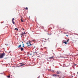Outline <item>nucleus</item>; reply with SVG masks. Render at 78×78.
I'll list each match as a JSON object with an SVG mask.
<instances>
[{"instance_id":"14","label":"nucleus","mask_w":78,"mask_h":78,"mask_svg":"<svg viewBox=\"0 0 78 78\" xmlns=\"http://www.w3.org/2000/svg\"><path fill=\"white\" fill-rule=\"evenodd\" d=\"M17 30V31H18V29H17V28H15V30Z\"/></svg>"},{"instance_id":"19","label":"nucleus","mask_w":78,"mask_h":78,"mask_svg":"<svg viewBox=\"0 0 78 78\" xmlns=\"http://www.w3.org/2000/svg\"><path fill=\"white\" fill-rule=\"evenodd\" d=\"M24 47H25V46H24V45H23V48Z\"/></svg>"},{"instance_id":"27","label":"nucleus","mask_w":78,"mask_h":78,"mask_svg":"<svg viewBox=\"0 0 78 78\" xmlns=\"http://www.w3.org/2000/svg\"><path fill=\"white\" fill-rule=\"evenodd\" d=\"M66 36L68 37V35H66Z\"/></svg>"},{"instance_id":"21","label":"nucleus","mask_w":78,"mask_h":78,"mask_svg":"<svg viewBox=\"0 0 78 78\" xmlns=\"http://www.w3.org/2000/svg\"><path fill=\"white\" fill-rule=\"evenodd\" d=\"M33 42H34V41H34V40H32Z\"/></svg>"},{"instance_id":"18","label":"nucleus","mask_w":78,"mask_h":78,"mask_svg":"<svg viewBox=\"0 0 78 78\" xmlns=\"http://www.w3.org/2000/svg\"><path fill=\"white\" fill-rule=\"evenodd\" d=\"M69 39H68L67 41V42H69Z\"/></svg>"},{"instance_id":"11","label":"nucleus","mask_w":78,"mask_h":78,"mask_svg":"<svg viewBox=\"0 0 78 78\" xmlns=\"http://www.w3.org/2000/svg\"><path fill=\"white\" fill-rule=\"evenodd\" d=\"M21 20L22 22H23V21L22 20V18H21Z\"/></svg>"},{"instance_id":"2","label":"nucleus","mask_w":78,"mask_h":78,"mask_svg":"<svg viewBox=\"0 0 78 78\" xmlns=\"http://www.w3.org/2000/svg\"><path fill=\"white\" fill-rule=\"evenodd\" d=\"M28 45V47H30V45H32V44H31V42H30V41L29 42V43L27 42L26 43Z\"/></svg>"},{"instance_id":"1","label":"nucleus","mask_w":78,"mask_h":78,"mask_svg":"<svg viewBox=\"0 0 78 78\" xmlns=\"http://www.w3.org/2000/svg\"><path fill=\"white\" fill-rule=\"evenodd\" d=\"M6 54L5 53H3L2 54H0V58H3V57L5 56Z\"/></svg>"},{"instance_id":"16","label":"nucleus","mask_w":78,"mask_h":78,"mask_svg":"<svg viewBox=\"0 0 78 78\" xmlns=\"http://www.w3.org/2000/svg\"><path fill=\"white\" fill-rule=\"evenodd\" d=\"M51 72H55L54 70H52L51 69Z\"/></svg>"},{"instance_id":"5","label":"nucleus","mask_w":78,"mask_h":78,"mask_svg":"<svg viewBox=\"0 0 78 78\" xmlns=\"http://www.w3.org/2000/svg\"><path fill=\"white\" fill-rule=\"evenodd\" d=\"M24 34H26V33L25 32L22 33V34H21V35H23V36H24Z\"/></svg>"},{"instance_id":"17","label":"nucleus","mask_w":78,"mask_h":78,"mask_svg":"<svg viewBox=\"0 0 78 78\" xmlns=\"http://www.w3.org/2000/svg\"><path fill=\"white\" fill-rule=\"evenodd\" d=\"M23 64V63H20V64Z\"/></svg>"},{"instance_id":"28","label":"nucleus","mask_w":78,"mask_h":78,"mask_svg":"<svg viewBox=\"0 0 78 78\" xmlns=\"http://www.w3.org/2000/svg\"><path fill=\"white\" fill-rule=\"evenodd\" d=\"M72 77H73V76H72Z\"/></svg>"},{"instance_id":"12","label":"nucleus","mask_w":78,"mask_h":78,"mask_svg":"<svg viewBox=\"0 0 78 78\" xmlns=\"http://www.w3.org/2000/svg\"><path fill=\"white\" fill-rule=\"evenodd\" d=\"M63 43H65V44H67V42L66 41L63 42Z\"/></svg>"},{"instance_id":"22","label":"nucleus","mask_w":78,"mask_h":78,"mask_svg":"<svg viewBox=\"0 0 78 78\" xmlns=\"http://www.w3.org/2000/svg\"><path fill=\"white\" fill-rule=\"evenodd\" d=\"M40 78V76H38V77H37V78Z\"/></svg>"},{"instance_id":"4","label":"nucleus","mask_w":78,"mask_h":78,"mask_svg":"<svg viewBox=\"0 0 78 78\" xmlns=\"http://www.w3.org/2000/svg\"><path fill=\"white\" fill-rule=\"evenodd\" d=\"M14 18H12V22L13 24H14V23H15L14 22Z\"/></svg>"},{"instance_id":"9","label":"nucleus","mask_w":78,"mask_h":78,"mask_svg":"<svg viewBox=\"0 0 78 78\" xmlns=\"http://www.w3.org/2000/svg\"><path fill=\"white\" fill-rule=\"evenodd\" d=\"M22 47V45H21V44H20L18 47V48H20V47Z\"/></svg>"},{"instance_id":"25","label":"nucleus","mask_w":78,"mask_h":78,"mask_svg":"<svg viewBox=\"0 0 78 78\" xmlns=\"http://www.w3.org/2000/svg\"><path fill=\"white\" fill-rule=\"evenodd\" d=\"M22 45H24V44L23 43V44H22Z\"/></svg>"},{"instance_id":"29","label":"nucleus","mask_w":78,"mask_h":78,"mask_svg":"<svg viewBox=\"0 0 78 78\" xmlns=\"http://www.w3.org/2000/svg\"><path fill=\"white\" fill-rule=\"evenodd\" d=\"M45 40H47V39H45Z\"/></svg>"},{"instance_id":"13","label":"nucleus","mask_w":78,"mask_h":78,"mask_svg":"<svg viewBox=\"0 0 78 78\" xmlns=\"http://www.w3.org/2000/svg\"><path fill=\"white\" fill-rule=\"evenodd\" d=\"M7 78H9L10 77H11V76L10 75H9V76H7Z\"/></svg>"},{"instance_id":"23","label":"nucleus","mask_w":78,"mask_h":78,"mask_svg":"<svg viewBox=\"0 0 78 78\" xmlns=\"http://www.w3.org/2000/svg\"><path fill=\"white\" fill-rule=\"evenodd\" d=\"M30 55H32V53H31V54L30 53Z\"/></svg>"},{"instance_id":"8","label":"nucleus","mask_w":78,"mask_h":78,"mask_svg":"<svg viewBox=\"0 0 78 78\" xmlns=\"http://www.w3.org/2000/svg\"><path fill=\"white\" fill-rule=\"evenodd\" d=\"M20 50H21V51H23V48H21L20 49Z\"/></svg>"},{"instance_id":"6","label":"nucleus","mask_w":78,"mask_h":78,"mask_svg":"<svg viewBox=\"0 0 78 78\" xmlns=\"http://www.w3.org/2000/svg\"><path fill=\"white\" fill-rule=\"evenodd\" d=\"M57 74H59V73H61V72L60 71H57Z\"/></svg>"},{"instance_id":"3","label":"nucleus","mask_w":78,"mask_h":78,"mask_svg":"<svg viewBox=\"0 0 78 78\" xmlns=\"http://www.w3.org/2000/svg\"><path fill=\"white\" fill-rule=\"evenodd\" d=\"M52 75L53 76H59V75H58L57 74H53Z\"/></svg>"},{"instance_id":"20","label":"nucleus","mask_w":78,"mask_h":78,"mask_svg":"<svg viewBox=\"0 0 78 78\" xmlns=\"http://www.w3.org/2000/svg\"><path fill=\"white\" fill-rule=\"evenodd\" d=\"M44 48V49H46V48H47L45 47Z\"/></svg>"},{"instance_id":"10","label":"nucleus","mask_w":78,"mask_h":78,"mask_svg":"<svg viewBox=\"0 0 78 78\" xmlns=\"http://www.w3.org/2000/svg\"><path fill=\"white\" fill-rule=\"evenodd\" d=\"M25 64H23L22 65H20V66H25Z\"/></svg>"},{"instance_id":"7","label":"nucleus","mask_w":78,"mask_h":78,"mask_svg":"<svg viewBox=\"0 0 78 78\" xmlns=\"http://www.w3.org/2000/svg\"><path fill=\"white\" fill-rule=\"evenodd\" d=\"M54 58V56H52L51 57H49L48 58H49V59H52V58Z\"/></svg>"},{"instance_id":"26","label":"nucleus","mask_w":78,"mask_h":78,"mask_svg":"<svg viewBox=\"0 0 78 78\" xmlns=\"http://www.w3.org/2000/svg\"><path fill=\"white\" fill-rule=\"evenodd\" d=\"M23 30H24V29L23 28Z\"/></svg>"},{"instance_id":"15","label":"nucleus","mask_w":78,"mask_h":78,"mask_svg":"<svg viewBox=\"0 0 78 78\" xmlns=\"http://www.w3.org/2000/svg\"><path fill=\"white\" fill-rule=\"evenodd\" d=\"M25 9H27V10H28V9L27 7H26V8H25Z\"/></svg>"},{"instance_id":"24","label":"nucleus","mask_w":78,"mask_h":78,"mask_svg":"<svg viewBox=\"0 0 78 78\" xmlns=\"http://www.w3.org/2000/svg\"><path fill=\"white\" fill-rule=\"evenodd\" d=\"M23 42H22V44H23Z\"/></svg>"}]
</instances>
